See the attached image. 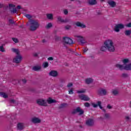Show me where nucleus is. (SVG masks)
I'll list each match as a JSON object with an SVG mask.
<instances>
[{
    "label": "nucleus",
    "mask_w": 131,
    "mask_h": 131,
    "mask_svg": "<svg viewBox=\"0 0 131 131\" xmlns=\"http://www.w3.org/2000/svg\"><path fill=\"white\" fill-rule=\"evenodd\" d=\"M64 14L65 15H67V14H68V10H64Z\"/></svg>",
    "instance_id": "79ce46f5"
},
{
    "label": "nucleus",
    "mask_w": 131,
    "mask_h": 131,
    "mask_svg": "<svg viewBox=\"0 0 131 131\" xmlns=\"http://www.w3.org/2000/svg\"><path fill=\"white\" fill-rule=\"evenodd\" d=\"M122 76L123 77H126V76H127V74H122Z\"/></svg>",
    "instance_id": "37998d69"
},
{
    "label": "nucleus",
    "mask_w": 131,
    "mask_h": 131,
    "mask_svg": "<svg viewBox=\"0 0 131 131\" xmlns=\"http://www.w3.org/2000/svg\"><path fill=\"white\" fill-rule=\"evenodd\" d=\"M84 53H86L88 52V48H85L83 49Z\"/></svg>",
    "instance_id": "c03bdc74"
},
{
    "label": "nucleus",
    "mask_w": 131,
    "mask_h": 131,
    "mask_svg": "<svg viewBox=\"0 0 131 131\" xmlns=\"http://www.w3.org/2000/svg\"><path fill=\"white\" fill-rule=\"evenodd\" d=\"M77 37L78 38L79 41H80L81 43H85V38H84V37L80 35L77 36Z\"/></svg>",
    "instance_id": "ddd939ff"
},
{
    "label": "nucleus",
    "mask_w": 131,
    "mask_h": 131,
    "mask_svg": "<svg viewBox=\"0 0 131 131\" xmlns=\"http://www.w3.org/2000/svg\"><path fill=\"white\" fill-rule=\"evenodd\" d=\"M79 98L83 101H90V97L83 94L79 95Z\"/></svg>",
    "instance_id": "6e6552de"
},
{
    "label": "nucleus",
    "mask_w": 131,
    "mask_h": 131,
    "mask_svg": "<svg viewBox=\"0 0 131 131\" xmlns=\"http://www.w3.org/2000/svg\"><path fill=\"white\" fill-rule=\"evenodd\" d=\"M63 42H65V43H67L68 45H72V43H73V40L68 37H64L63 38Z\"/></svg>",
    "instance_id": "39448f33"
},
{
    "label": "nucleus",
    "mask_w": 131,
    "mask_h": 131,
    "mask_svg": "<svg viewBox=\"0 0 131 131\" xmlns=\"http://www.w3.org/2000/svg\"><path fill=\"white\" fill-rule=\"evenodd\" d=\"M25 17H26V18L28 19H31V18H32V16L30 14H26Z\"/></svg>",
    "instance_id": "2f4dec72"
},
{
    "label": "nucleus",
    "mask_w": 131,
    "mask_h": 131,
    "mask_svg": "<svg viewBox=\"0 0 131 131\" xmlns=\"http://www.w3.org/2000/svg\"><path fill=\"white\" fill-rule=\"evenodd\" d=\"M85 89H81L77 91V94H84L85 93Z\"/></svg>",
    "instance_id": "bb28decb"
},
{
    "label": "nucleus",
    "mask_w": 131,
    "mask_h": 131,
    "mask_svg": "<svg viewBox=\"0 0 131 131\" xmlns=\"http://www.w3.org/2000/svg\"><path fill=\"white\" fill-rule=\"evenodd\" d=\"M30 29L32 31H34L39 27V23L36 20H30Z\"/></svg>",
    "instance_id": "20e7f679"
},
{
    "label": "nucleus",
    "mask_w": 131,
    "mask_h": 131,
    "mask_svg": "<svg viewBox=\"0 0 131 131\" xmlns=\"http://www.w3.org/2000/svg\"><path fill=\"white\" fill-rule=\"evenodd\" d=\"M11 51L13 53H15V54H16L17 55V56L13 58V62L16 63H20L21 61H22V56H21V55H20V51H19V50L16 49L15 48H12L11 49Z\"/></svg>",
    "instance_id": "7ed1b4c3"
},
{
    "label": "nucleus",
    "mask_w": 131,
    "mask_h": 131,
    "mask_svg": "<svg viewBox=\"0 0 131 131\" xmlns=\"http://www.w3.org/2000/svg\"><path fill=\"white\" fill-rule=\"evenodd\" d=\"M76 112H78L80 115H81L83 113V110H81L80 107H77L76 110Z\"/></svg>",
    "instance_id": "5701e85b"
},
{
    "label": "nucleus",
    "mask_w": 131,
    "mask_h": 131,
    "mask_svg": "<svg viewBox=\"0 0 131 131\" xmlns=\"http://www.w3.org/2000/svg\"><path fill=\"white\" fill-rule=\"evenodd\" d=\"M17 129L22 130L24 128V124L23 123H18L17 125Z\"/></svg>",
    "instance_id": "4468645a"
},
{
    "label": "nucleus",
    "mask_w": 131,
    "mask_h": 131,
    "mask_svg": "<svg viewBox=\"0 0 131 131\" xmlns=\"http://www.w3.org/2000/svg\"><path fill=\"white\" fill-rule=\"evenodd\" d=\"M88 3L89 5H97V0H89Z\"/></svg>",
    "instance_id": "412c9836"
},
{
    "label": "nucleus",
    "mask_w": 131,
    "mask_h": 131,
    "mask_svg": "<svg viewBox=\"0 0 131 131\" xmlns=\"http://www.w3.org/2000/svg\"><path fill=\"white\" fill-rule=\"evenodd\" d=\"M100 50L102 52H105V51L107 50L109 52H114V51H115V48L114 47L113 40L111 39L106 40L104 42L103 46L101 47Z\"/></svg>",
    "instance_id": "f257e3e1"
},
{
    "label": "nucleus",
    "mask_w": 131,
    "mask_h": 131,
    "mask_svg": "<svg viewBox=\"0 0 131 131\" xmlns=\"http://www.w3.org/2000/svg\"><path fill=\"white\" fill-rule=\"evenodd\" d=\"M107 107L108 109H111V108H112V107L111 106V105H108L107 106Z\"/></svg>",
    "instance_id": "49530a36"
},
{
    "label": "nucleus",
    "mask_w": 131,
    "mask_h": 131,
    "mask_svg": "<svg viewBox=\"0 0 131 131\" xmlns=\"http://www.w3.org/2000/svg\"><path fill=\"white\" fill-rule=\"evenodd\" d=\"M17 9H21V6H17Z\"/></svg>",
    "instance_id": "09e8293b"
},
{
    "label": "nucleus",
    "mask_w": 131,
    "mask_h": 131,
    "mask_svg": "<svg viewBox=\"0 0 131 131\" xmlns=\"http://www.w3.org/2000/svg\"><path fill=\"white\" fill-rule=\"evenodd\" d=\"M101 2H105V0H100Z\"/></svg>",
    "instance_id": "6e6d98bb"
},
{
    "label": "nucleus",
    "mask_w": 131,
    "mask_h": 131,
    "mask_svg": "<svg viewBox=\"0 0 131 131\" xmlns=\"http://www.w3.org/2000/svg\"><path fill=\"white\" fill-rule=\"evenodd\" d=\"M47 16L48 19H49V20H53L54 15L52 13H49L47 14Z\"/></svg>",
    "instance_id": "4be33fe9"
},
{
    "label": "nucleus",
    "mask_w": 131,
    "mask_h": 131,
    "mask_svg": "<svg viewBox=\"0 0 131 131\" xmlns=\"http://www.w3.org/2000/svg\"><path fill=\"white\" fill-rule=\"evenodd\" d=\"M84 106H85V107H89L90 106V103L86 102L84 104Z\"/></svg>",
    "instance_id": "a19ab883"
},
{
    "label": "nucleus",
    "mask_w": 131,
    "mask_h": 131,
    "mask_svg": "<svg viewBox=\"0 0 131 131\" xmlns=\"http://www.w3.org/2000/svg\"><path fill=\"white\" fill-rule=\"evenodd\" d=\"M46 41H47V40H46V39L42 40V42H46Z\"/></svg>",
    "instance_id": "3c124183"
},
{
    "label": "nucleus",
    "mask_w": 131,
    "mask_h": 131,
    "mask_svg": "<svg viewBox=\"0 0 131 131\" xmlns=\"http://www.w3.org/2000/svg\"><path fill=\"white\" fill-rule=\"evenodd\" d=\"M15 102L14 100H11V103H14Z\"/></svg>",
    "instance_id": "8fccbe9b"
},
{
    "label": "nucleus",
    "mask_w": 131,
    "mask_h": 131,
    "mask_svg": "<svg viewBox=\"0 0 131 131\" xmlns=\"http://www.w3.org/2000/svg\"><path fill=\"white\" fill-rule=\"evenodd\" d=\"M31 121L33 123H40L41 120L39 118L34 117L32 118Z\"/></svg>",
    "instance_id": "9d476101"
},
{
    "label": "nucleus",
    "mask_w": 131,
    "mask_h": 131,
    "mask_svg": "<svg viewBox=\"0 0 131 131\" xmlns=\"http://www.w3.org/2000/svg\"><path fill=\"white\" fill-rule=\"evenodd\" d=\"M69 95H73V89H71L69 90Z\"/></svg>",
    "instance_id": "7c9ffc66"
},
{
    "label": "nucleus",
    "mask_w": 131,
    "mask_h": 131,
    "mask_svg": "<svg viewBox=\"0 0 131 131\" xmlns=\"http://www.w3.org/2000/svg\"><path fill=\"white\" fill-rule=\"evenodd\" d=\"M9 22H10V23H13V21H12V20H9Z\"/></svg>",
    "instance_id": "603ef678"
},
{
    "label": "nucleus",
    "mask_w": 131,
    "mask_h": 131,
    "mask_svg": "<svg viewBox=\"0 0 131 131\" xmlns=\"http://www.w3.org/2000/svg\"><path fill=\"white\" fill-rule=\"evenodd\" d=\"M52 26H53V25L52 24V23H49L46 26V28H51V27H52Z\"/></svg>",
    "instance_id": "c756f323"
},
{
    "label": "nucleus",
    "mask_w": 131,
    "mask_h": 131,
    "mask_svg": "<svg viewBox=\"0 0 131 131\" xmlns=\"http://www.w3.org/2000/svg\"><path fill=\"white\" fill-rule=\"evenodd\" d=\"M47 103L48 104H53L54 103H57V101L55 99H52V98L50 97L47 100Z\"/></svg>",
    "instance_id": "2eb2a0df"
},
{
    "label": "nucleus",
    "mask_w": 131,
    "mask_h": 131,
    "mask_svg": "<svg viewBox=\"0 0 131 131\" xmlns=\"http://www.w3.org/2000/svg\"><path fill=\"white\" fill-rule=\"evenodd\" d=\"M70 1H74V0H70Z\"/></svg>",
    "instance_id": "4d7b16f0"
},
{
    "label": "nucleus",
    "mask_w": 131,
    "mask_h": 131,
    "mask_svg": "<svg viewBox=\"0 0 131 131\" xmlns=\"http://www.w3.org/2000/svg\"><path fill=\"white\" fill-rule=\"evenodd\" d=\"M0 51H1V52H5V49L4 48L3 46L0 47Z\"/></svg>",
    "instance_id": "f704fd0d"
},
{
    "label": "nucleus",
    "mask_w": 131,
    "mask_h": 131,
    "mask_svg": "<svg viewBox=\"0 0 131 131\" xmlns=\"http://www.w3.org/2000/svg\"><path fill=\"white\" fill-rule=\"evenodd\" d=\"M0 96L3 98H8V95L4 92H1Z\"/></svg>",
    "instance_id": "393cba45"
},
{
    "label": "nucleus",
    "mask_w": 131,
    "mask_h": 131,
    "mask_svg": "<svg viewBox=\"0 0 131 131\" xmlns=\"http://www.w3.org/2000/svg\"><path fill=\"white\" fill-rule=\"evenodd\" d=\"M125 35L127 36H129L130 34H131V30H127L125 31Z\"/></svg>",
    "instance_id": "a878e982"
},
{
    "label": "nucleus",
    "mask_w": 131,
    "mask_h": 131,
    "mask_svg": "<svg viewBox=\"0 0 131 131\" xmlns=\"http://www.w3.org/2000/svg\"><path fill=\"white\" fill-rule=\"evenodd\" d=\"M42 67H43V68H48V67H49V62H43L42 64Z\"/></svg>",
    "instance_id": "cd10ccee"
},
{
    "label": "nucleus",
    "mask_w": 131,
    "mask_h": 131,
    "mask_svg": "<svg viewBox=\"0 0 131 131\" xmlns=\"http://www.w3.org/2000/svg\"><path fill=\"white\" fill-rule=\"evenodd\" d=\"M23 82L24 83H26V79H23Z\"/></svg>",
    "instance_id": "de8ad7c7"
},
{
    "label": "nucleus",
    "mask_w": 131,
    "mask_h": 131,
    "mask_svg": "<svg viewBox=\"0 0 131 131\" xmlns=\"http://www.w3.org/2000/svg\"><path fill=\"white\" fill-rule=\"evenodd\" d=\"M12 40L14 42H18V39L16 38H13Z\"/></svg>",
    "instance_id": "4c0bfd02"
},
{
    "label": "nucleus",
    "mask_w": 131,
    "mask_h": 131,
    "mask_svg": "<svg viewBox=\"0 0 131 131\" xmlns=\"http://www.w3.org/2000/svg\"><path fill=\"white\" fill-rule=\"evenodd\" d=\"M48 60L49 61H53L54 60V58L52 57H50L48 58Z\"/></svg>",
    "instance_id": "58836bf2"
},
{
    "label": "nucleus",
    "mask_w": 131,
    "mask_h": 131,
    "mask_svg": "<svg viewBox=\"0 0 131 131\" xmlns=\"http://www.w3.org/2000/svg\"><path fill=\"white\" fill-rule=\"evenodd\" d=\"M126 119H129V118L128 117H126Z\"/></svg>",
    "instance_id": "864d4df0"
},
{
    "label": "nucleus",
    "mask_w": 131,
    "mask_h": 131,
    "mask_svg": "<svg viewBox=\"0 0 131 131\" xmlns=\"http://www.w3.org/2000/svg\"><path fill=\"white\" fill-rule=\"evenodd\" d=\"M70 29V26H66V29Z\"/></svg>",
    "instance_id": "a18cd8bd"
},
{
    "label": "nucleus",
    "mask_w": 131,
    "mask_h": 131,
    "mask_svg": "<svg viewBox=\"0 0 131 131\" xmlns=\"http://www.w3.org/2000/svg\"><path fill=\"white\" fill-rule=\"evenodd\" d=\"M9 8L12 13H17V9L15 8V6L13 4H9Z\"/></svg>",
    "instance_id": "f8f14e48"
},
{
    "label": "nucleus",
    "mask_w": 131,
    "mask_h": 131,
    "mask_svg": "<svg viewBox=\"0 0 131 131\" xmlns=\"http://www.w3.org/2000/svg\"><path fill=\"white\" fill-rule=\"evenodd\" d=\"M37 103L38 105H40L41 106H48L47 102L43 99H38L37 100Z\"/></svg>",
    "instance_id": "0eeeda50"
},
{
    "label": "nucleus",
    "mask_w": 131,
    "mask_h": 131,
    "mask_svg": "<svg viewBox=\"0 0 131 131\" xmlns=\"http://www.w3.org/2000/svg\"><path fill=\"white\" fill-rule=\"evenodd\" d=\"M76 25L78 27H81V28H85V26L84 24L80 22L76 23Z\"/></svg>",
    "instance_id": "6ab92c4d"
},
{
    "label": "nucleus",
    "mask_w": 131,
    "mask_h": 131,
    "mask_svg": "<svg viewBox=\"0 0 131 131\" xmlns=\"http://www.w3.org/2000/svg\"><path fill=\"white\" fill-rule=\"evenodd\" d=\"M86 124L89 126L93 125V124H94V120L89 119L86 121Z\"/></svg>",
    "instance_id": "f3484780"
},
{
    "label": "nucleus",
    "mask_w": 131,
    "mask_h": 131,
    "mask_svg": "<svg viewBox=\"0 0 131 131\" xmlns=\"http://www.w3.org/2000/svg\"><path fill=\"white\" fill-rule=\"evenodd\" d=\"M57 20H58V21H59V22H66L65 20H64V19H62L61 16H58L57 17Z\"/></svg>",
    "instance_id": "c85d7f7f"
},
{
    "label": "nucleus",
    "mask_w": 131,
    "mask_h": 131,
    "mask_svg": "<svg viewBox=\"0 0 131 131\" xmlns=\"http://www.w3.org/2000/svg\"><path fill=\"white\" fill-rule=\"evenodd\" d=\"M107 3L111 8H115L116 7V2L113 0H108Z\"/></svg>",
    "instance_id": "1a4fd4ad"
},
{
    "label": "nucleus",
    "mask_w": 131,
    "mask_h": 131,
    "mask_svg": "<svg viewBox=\"0 0 131 131\" xmlns=\"http://www.w3.org/2000/svg\"><path fill=\"white\" fill-rule=\"evenodd\" d=\"M126 27H131V23H129L125 25Z\"/></svg>",
    "instance_id": "ea45409f"
},
{
    "label": "nucleus",
    "mask_w": 131,
    "mask_h": 131,
    "mask_svg": "<svg viewBox=\"0 0 131 131\" xmlns=\"http://www.w3.org/2000/svg\"><path fill=\"white\" fill-rule=\"evenodd\" d=\"M40 66H36L33 67V70H34V71H38V70H40Z\"/></svg>",
    "instance_id": "b1692460"
},
{
    "label": "nucleus",
    "mask_w": 131,
    "mask_h": 131,
    "mask_svg": "<svg viewBox=\"0 0 131 131\" xmlns=\"http://www.w3.org/2000/svg\"><path fill=\"white\" fill-rule=\"evenodd\" d=\"M94 81V80L92 78H88L85 79V83L88 84H90V83H92Z\"/></svg>",
    "instance_id": "aec40b11"
},
{
    "label": "nucleus",
    "mask_w": 131,
    "mask_h": 131,
    "mask_svg": "<svg viewBox=\"0 0 131 131\" xmlns=\"http://www.w3.org/2000/svg\"><path fill=\"white\" fill-rule=\"evenodd\" d=\"M72 85H73V84H72V83H69L67 85V87L68 88V89H70V88H71Z\"/></svg>",
    "instance_id": "72a5a7b5"
},
{
    "label": "nucleus",
    "mask_w": 131,
    "mask_h": 131,
    "mask_svg": "<svg viewBox=\"0 0 131 131\" xmlns=\"http://www.w3.org/2000/svg\"><path fill=\"white\" fill-rule=\"evenodd\" d=\"M123 28H124V25L123 24H120L117 25L115 27V31H116V32H119V30Z\"/></svg>",
    "instance_id": "423d86ee"
},
{
    "label": "nucleus",
    "mask_w": 131,
    "mask_h": 131,
    "mask_svg": "<svg viewBox=\"0 0 131 131\" xmlns=\"http://www.w3.org/2000/svg\"><path fill=\"white\" fill-rule=\"evenodd\" d=\"M106 94L107 91L105 89H101L98 91V95H100V96H104L105 95H106Z\"/></svg>",
    "instance_id": "9b49d317"
},
{
    "label": "nucleus",
    "mask_w": 131,
    "mask_h": 131,
    "mask_svg": "<svg viewBox=\"0 0 131 131\" xmlns=\"http://www.w3.org/2000/svg\"><path fill=\"white\" fill-rule=\"evenodd\" d=\"M66 106H67V104L62 103L60 105V108H64V107H66Z\"/></svg>",
    "instance_id": "473e14b6"
},
{
    "label": "nucleus",
    "mask_w": 131,
    "mask_h": 131,
    "mask_svg": "<svg viewBox=\"0 0 131 131\" xmlns=\"http://www.w3.org/2000/svg\"><path fill=\"white\" fill-rule=\"evenodd\" d=\"M49 74L51 76L56 77L58 75V72L55 71H52L50 72Z\"/></svg>",
    "instance_id": "a211bd4d"
},
{
    "label": "nucleus",
    "mask_w": 131,
    "mask_h": 131,
    "mask_svg": "<svg viewBox=\"0 0 131 131\" xmlns=\"http://www.w3.org/2000/svg\"><path fill=\"white\" fill-rule=\"evenodd\" d=\"M110 117V115L108 114H105L104 115V118L107 119Z\"/></svg>",
    "instance_id": "e433bc0d"
},
{
    "label": "nucleus",
    "mask_w": 131,
    "mask_h": 131,
    "mask_svg": "<svg viewBox=\"0 0 131 131\" xmlns=\"http://www.w3.org/2000/svg\"><path fill=\"white\" fill-rule=\"evenodd\" d=\"M122 62L123 63V65L120 64H117L116 65V67H117V68H118L120 70H126L127 71H130L131 62L128 64V63H129L130 62L129 59L128 58H125L122 60Z\"/></svg>",
    "instance_id": "f03ea898"
},
{
    "label": "nucleus",
    "mask_w": 131,
    "mask_h": 131,
    "mask_svg": "<svg viewBox=\"0 0 131 131\" xmlns=\"http://www.w3.org/2000/svg\"><path fill=\"white\" fill-rule=\"evenodd\" d=\"M112 93L114 95H117V94H118V91H117V90H113Z\"/></svg>",
    "instance_id": "c9c22d12"
},
{
    "label": "nucleus",
    "mask_w": 131,
    "mask_h": 131,
    "mask_svg": "<svg viewBox=\"0 0 131 131\" xmlns=\"http://www.w3.org/2000/svg\"><path fill=\"white\" fill-rule=\"evenodd\" d=\"M0 7H3V5L0 3Z\"/></svg>",
    "instance_id": "5fc2aeb1"
},
{
    "label": "nucleus",
    "mask_w": 131,
    "mask_h": 131,
    "mask_svg": "<svg viewBox=\"0 0 131 131\" xmlns=\"http://www.w3.org/2000/svg\"><path fill=\"white\" fill-rule=\"evenodd\" d=\"M97 104L96 103H92V106L94 107V108H97V106H99V107L100 108V109H103V107H102V106L101 105V101L97 102Z\"/></svg>",
    "instance_id": "dca6fc26"
}]
</instances>
